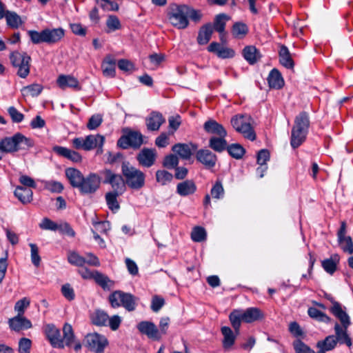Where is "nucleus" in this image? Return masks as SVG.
I'll list each match as a JSON object with an SVG mask.
<instances>
[{
    "instance_id": "18",
    "label": "nucleus",
    "mask_w": 353,
    "mask_h": 353,
    "mask_svg": "<svg viewBox=\"0 0 353 353\" xmlns=\"http://www.w3.org/2000/svg\"><path fill=\"white\" fill-rule=\"evenodd\" d=\"M203 129L208 134L215 135V137H226L227 131L224 127L214 119H210L203 124Z\"/></svg>"
},
{
    "instance_id": "37",
    "label": "nucleus",
    "mask_w": 353,
    "mask_h": 353,
    "mask_svg": "<svg viewBox=\"0 0 353 353\" xmlns=\"http://www.w3.org/2000/svg\"><path fill=\"white\" fill-rule=\"evenodd\" d=\"M307 132L292 128L290 145L293 148L299 147L305 140Z\"/></svg>"
},
{
    "instance_id": "21",
    "label": "nucleus",
    "mask_w": 353,
    "mask_h": 353,
    "mask_svg": "<svg viewBox=\"0 0 353 353\" xmlns=\"http://www.w3.org/2000/svg\"><path fill=\"white\" fill-rule=\"evenodd\" d=\"M165 121L162 114L156 111L152 112L145 120L147 128L150 131L158 130Z\"/></svg>"
},
{
    "instance_id": "17",
    "label": "nucleus",
    "mask_w": 353,
    "mask_h": 353,
    "mask_svg": "<svg viewBox=\"0 0 353 353\" xmlns=\"http://www.w3.org/2000/svg\"><path fill=\"white\" fill-rule=\"evenodd\" d=\"M196 149V146L192 143H176L172 148V150L174 152L185 160L189 159Z\"/></svg>"
},
{
    "instance_id": "61",
    "label": "nucleus",
    "mask_w": 353,
    "mask_h": 353,
    "mask_svg": "<svg viewBox=\"0 0 353 353\" xmlns=\"http://www.w3.org/2000/svg\"><path fill=\"white\" fill-rule=\"evenodd\" d=\"M42 230L56 231L58 229V224L48 218H44L39 223Z\"/></svg>"
},
{
    "instance_id": "3",
    "label": "nucleus",
    "mask_w": 353,
    "mask_h": 353,
    "mask_svg": "<svg viewBox=\"0 0 353 353\" xmlns=\"http://www.w3.org/2000/svg\"><path fill=\"white\" fill-rule=\"evenodd\" d=\"M121 172L125 184L133 190H140L145 185V175L140 170L131 165L128 162H123Z\"/></svg>"
},
{
    "instance_id": "24",
    "label": "nucleus",
    "mask_w": 353,
    "mask_h": 353,
    "mask_svg": "<svg viewBox=\"0 0 353 353\" xmlns=\"http://www.w3.org/2000/svg\"><path fill=\"white\" fill-rule=\"evenodd\" d=\"M348 327L341 326L338 323H335L334 331L336 334L335 339L336 343L339 342L341 344H345L347 347L352 346L351 338L347 334Z\"/></svg>"
},
{
    "instance_id": "50",
    "label": "nucleus",
    "mask_w": 353,
    "mask_h": 353,
    "mask_svg": "<svg viewBox=\"0 0 353 353\" xmlns=\"http://www.w3.org/2000/svg\"><path fill=\"white\" fill-rule=\"evenodd\" d=\"M121 194L114 192H109L105 194V200L110 209L112 210H119V204L117 201V197Z\"/></svg>"
},
{
    "instance_id": "34",
    "label": "nucleus",
    "mask_w": 353,
    "mask_h": 353,
    "mask_svg": "<svg viewBox=\"0 0 353 353\" xmlns=\"http://www.w3.org/2000/svg\"><path fill=\"white\" fill-rule=\"evenodd\" d=\"M309 127L310 119L308 114L305 112H301L295 117L292 128L308 132Z\"/></svg>"
},
{
    "instance_id": "36",
    "label": "nucleus",
    "mask_w": 353,
    "mask_h": 353,
    "mask_svg": "<svg viewBox=\"0 0 353 353\" xmlns=\"http://www.w3.org/2000/svg\"><path fill=\"white\" fill-rule=\"evenodd\" d=\"M225 137H212L209 140V147L217 152H221L228 147Z\"/></svg>"
},
{
    "instance_id": "31",
    "label": "nucleus",
    "mask_w": 353,
    "mask_h": 353,
    "mask_svg": "<svg viewBox=\"0 0 353 353\" xmlns=\"http://www.w3.org/2000/svg\"><path fill=\"white\" fill-rule=\"evenodd\" d=\"M269 86L274 89H280L284 85V80L280 72L276 69H272L268 77Z\"/></svg>"
},
{
    "instance_id": "30",
    "label": "nucleus",
    "mask_w": 353,
    "mask_h": 353,
    "mask_svg": "<svg viewBox=\"0 0 353 353\" xmlns=\"http://www.w3.org/2000/svg\"><path fill=\"white\" fill-rule=\"evenodd\" d=\"M85 143L84 144V150L90 151L97 147L101 148L105 139L100 134L88 135L85 138Z\"/></svg>"
},
{
    "instance_id": "59",
    "label": "nucleus",
    "mask_w": 353,
    "mask_h": 353,
    "mask_svg": "<svg viewBox=\"0 0 353 353\" xmlns=\"http://www.w3.org/2000/svg\"><path fill=\"white\" fill-rule=\"evenodd\" d=\"M44 188L51 192L60 193L63 190V185L61 183L54 181H46Z\"/></svg>"
},
{
    "instance_id": "47",
    "label": "nucleus",
    "mask_w": 353,
    "mask_h": 353,
    "mask_svg": "<svg viewBox=\"0 0 353 353\" xmlns=\"http://www.w3.org/2000/svg\"><path fill=\"white\" fill-rule=\"evenodd\" d=\"M307 314L309 316L311 317L312 319H316L321 322L327 323H330L331 321V319L326 314L322 312L316 307H309L307 310Z\"/></svg>"
},
{
    "instance_id": "8",
    "label": "nucleus",
    "mask_w": 353,
    "mask_h": 353,
    "mask_svg": "<svg viewBox=\"0 0 353 353\" xmlns=\"http://www.w3.org/2000/svg\"><path fill=\"white\" fill-rule=\"evenodd\" d=\"M85 345L95 353H104L105 347L108 345L106 337L97 332L89 333L85 336Z\"/></svg>"
},
{
    "instance_id": "44",
    "label": "nucleus",
    "mask_w": 353,
    "mask_h": 353,
    "mask_svg": "<svg viewBox=\"0 0 353 353\" xmlns=\"http://www.w3.org/2000/svg\"><path fill=\"white\" fill-rule=\"evenodd\" d=\"M109 319L108 314L103 310H97L92 316V321L94 325L102 326L107 325L108 320Z\"/></svg>"
},
{
    "instance_id": "63",
    "label": "nucleus",
    "mask_w": 353,
    "mask_h": 353,
    "mask_svg": "<svg viewBox=\"0 0 353 353\" xmlns=\"http://www.w3.org/2000/svg\"><path fill=\"white\" fill-rule=\"evenodd\" d=\"M294 348L296 353H314V351L301 340H297L294 343Z\"/></svg>"
},
{
    "instance_id": "60",
    "label": "nucleus",
    "mask_w": 353,
    "mask_h": 353,
    "mask_svg": "<svg viewBox=\"0 0 353 353\" xmlns=\"http://www.w3.org/2000/svg\"><path fill=\"white\" fill-rule=\"evenodd\" d=\"M68 262L72 265L82 267L85 263V259L76 252H71L68 256Z\"/></svg>"
},
{
    "instance_id": "16",
    "label": "nucleus",
    "mask_w": 353,
    "mask_h": 353,
    "mask_svg": "<svg viewBox=\"0 0 353 353\" xmlns=\"http://www.w3.org/2000/svg\"><path fill=\"white\" fill-rule=\"evenodd\" d=\"M57 83L62 90H65L67 88H70L74 90L79 91L82 88L78 79L72 75H59L57 78Z\"/></svg>"
},
{
    "instance_id": "26",
    "label": "nucleus",
    "mask_w": 353,
    "mask_h": 353,
    "mask_svg": "<svg viewBox=\"0 0 353 353\" xmlns=\"http://www.w3.org/2000/svg\"><path fill=\"white\" fill-rule=\"evenodd\" d=\"M244 59L250 64L254 65L258 62L261 54L258 49L254 46H245L242 52Z\"/></svg>"
},
{
    "instance_id": "22",
    "label": "nucleus",
    "mask_w": 353,
    "mask_h": 353,
    "mask_svg": "<svg viewBox=\"0 0 353 353\" xmlns=\"http://www.w3.org/2000/svg\"><path fill=\"white\" fill-rule=\"evenodd\" d=\"M332 314L336 316L341 322L343 327H349L351 324L350 318L349 315L344 311L338 302H334L332 307L330 308Z\"/></svg>"
},
{
    "instance_id": "42",
    "label": "nucleus",
    "mask_w": 353,
    "mask_h": 353,
    "mask_svg": "<svg viewBox=\"0 0 353 353\" xmlns=\"http://www.w3.org/2000/svg\"><path fill=\"white\" fill-rule=\"evenodd\" d=\"M4 17L8 26L13 29L18 28L23 23L20 16L15 12L6 10V14Z\"/></svg>"
},
{
    "instance_id": "9",
    "label": "nucleus",
    "mask_w": 353,
    "mask_h": 353,
    "mask_svg": "<svg viewBox=\"0 0 353 353\" xmlns=\"http://www.w3.org/2000/svg\"><path fill=\"white\" fill-rule=\"evenodd\" d=\"M143 135L137 131H128L121 136L117 141V145L123 149L130 147L137 149L143 144Z\"/></svg>"
},
{
    "instance_id": "19",
    "label": "nucleus",
    "mask_w": 353,
    "mask_h": 353,
    "mask_svg": "<svg viewBox=\"0 0 353 353\" xmlns=\"http://www.w3.org/2000/svg\"><path fill=\"white\" fill-rule=\"evenodd\" d=\"M8 324L11 330L15 332H20L23 330L31 328L32 325L30 320L23 316L17 315L16 316L10 319Z\"/></svg>"
},
{
    "instance_id": "46",
    "label": "nucleus",
    "mask_w": 353,
    "mask_h": 353,
    "mask_svg": "<svg viewBox=\"0 0 353 353\" xmlns=\"http://www.w3.org/2000/svg\"><path fill=\"white\" fill-rule=\"evenodd\" d=\"M43 90L41 84L33 83L22 88L21 92L23 96H31L35 97L39 96Z\"/></svg>"
},
{
    "instance_id": "39",
    "label": "nucleus",
    "mask_w": 353,
    "mask_h": 353,
    "mask_svg": "<svg viewBox=\"0 0 353 353\" xmlns=\"http://www.w3.org/2000/svg\"><path fill=\"white\" fill-rule=\"evenodd\" d=\"M94 279L104 290H110L114 284V281L110 280L106 275L97 270H95Z\"/></svg>"
},
{
    "instance_id": "56",
    "label": "nucleus",
    "mask_w": 353,
    "mask_h": 353,
    "mask_svg": "<svg viewBox=\"0 0 353 353\" xmlns=\"http://www.w3.org/2000/svg\"><path fill=\"white\" fill-rule=\"evenodd\" d=\"M30 300L28 297L17 301L14 305V311L17 312V315L23 316L25 310L30 306Z\"/></svg>"
},
{
    "instance_id": "11",
    "label": "nucleus",
    "mask_w": 353,
    "mask_h": 353,
    "mask_svg": "<svg viewBox=\"0 0 353 353\" xmlns=\"http://www.w3.org/2000/svg\"><path fill=\"white\" fill-rule=\"evenodd\" d=\"M104 176V183H108L112 188V192L123 194L125 190V179L122 176L113 173L110 170L103 171Z\"/></svg>"
},
{
    "instance_id": "23",
    "label": "nucleus",
    "mask_w": 353,
    "mask_h": 353,
    "mask_svg": "<svg viewBox=\"0 0 353 353\" xmlns=\"http://www.w3.org/2000/svg\"><path fill=\"white\" fill-rule=\"evenodd\" d=\"M52 150L58 155L65 157L74 163L81 161V156L77 152L67 148L56 145L53 147Z\"/></svg>"
},
{
    "instance_id": "35",
    "label": "nucleus",
    "mask_w": 353,
    "mask_h": 353,
    "mask_svg": "<svg viewBox=\"0 0 353 353\" xmlns=\"http://www.w3.org/2000/svg\"><path fill=\"white\" fill-rule=\"evenodd\" d=\"M213 33V27L211 23L203 26L198 34L197 41L200 45L207 44L211 39Z\"/></svg>"
},
{
    "instance_id": "5",
    "label": "nucleus",
    "mask_w": 353,
    "mask_h": 353,
    "mask_svg": "<svg viewBox=\"0 0 353 353\" xmlns=\"http://www.w3.org/2000/svg\"><path fill=\"white\" fill-rule=\"evenodd\" d=\"M108 300L114 308L122 306L127 311L132 312L137 307L139 299L130 293L116 290L110 294Z\"/></svg>"
},
{
    "instance_id": "45",
    "label": "nucleus",
    "mask_w": 353,
    "mask_h": 353,
    "mask_svg": "<svg viewBox=\"0 0 353 353\" xmlns=\"http://www.w3.org/2000/svg\"><path fill=\"white\" fill-rule=\"evenodd\" d=\"M156 181L161 185H165L172 181L173 175L165 170H158L155 174Z\"/></svg>"
},
{
    "instance_id": "4",
    "label": "nucleus",
    "mask_w": 353,
    "mask_h": 353,
    "mask_svg": "<svg viewBox=\"0 0 353 353\" xmlns=\"http://www.w3.org/2000/svg\"><path fill=\"white\" fill-rule=\"evenodd\" d=\"M189 7L183 4H171L168 12L169 22L178 29H185L189 24Z\"/></svg>"
},
{
    "instance_id": "13",
    "label": "nucleus",
    "mask_w": 353,
    "mask_h": 353,
    "mask_svg": "<svg viewBox=\"0 0 353 353\" xmlns=\"http://www.w3.org/2000/svg\"><path fill=\"white\" fill-rule=\"evenodd\" d=\"M45 333L53 347L63 348L62 337L59 330L53 324H48L45 327Z\"/></svg>"
},
{
    "instance_id": "12",
    "label": "nucleus",
    "mask_w": 353,
    "mask_h": 353,
    "mask_svg": "<svg viewBox=\"0 0 353 353\" xmlns=\"http://www.w3.org/2000/svg\"><path fill=\"white\" fill-rule=\"evenodd\" d=\"M157 157L155 149L145 148L137 155V160L141 166L148 168L155 163Z\"/></svg>"
},
{
    "instance_id": "54",
    "label": "nucleus",
    "mask_w": 353,
    "mask_h": 353,
    "mask_svg": "<svg viewBox=\"0 0 353 353\" xmlns=\"http://www.w3.org/2000/svg\"><path fill=\"white\" fill-rule=\"evenodd\" d=\"M341 250L349 254H353V242L350 236L338 239Z\"/></svg>"
},
{
    "instance_id": "38",
    "label": "nucleus",
    "mask_w": 353,
    "mask_h": 353,
    "mask_svg": "<svg viewBox=\"0 0 353 353\" xmlns=\"http://www.w3.org/2000/svg\"><path fill=\"white\" fill-rule=\"evenodd\" d=\"M116 61L111 57H106L101 64L103 74L105 77L112 78L115 76Z\"/></svg>"
},
{
    "instance_id": "25",
    "label": "nucleus",
    "mask_w": 353,
    "mask_h": 353,
    "mask_svg": "<svg viewBox=\"0 0 353 353\" xmlns=\"http://www.w3.org/2000/svg\"><path fill=\"white\" fill-rule=\"evenodd\" d=\"M65 176L68 179L70 184L75 188H79L83 179V174L77 169L69 168L65 170Z\"/></svg>"
},
{
    "instance_id": "6",
    "label": "nucleus",
    "mask_w": 353,
    "mask_h": 353,
    "mask_svg": "<svg viewBox=\"0 0 353 353\" xmlns=\"http://www.w3.org/2000/svg\"><path fill=\"white\" fill-rule=\"evenodd\" d=\"M252 118L248 114L235 115L231 119L233 128L243 137L251 141L256 139V134L251 126Z\"/></svg>"
},
{
    "instance_id": "7",
    "label": "nucleus",
    "mask_w": 353,
    "mask_h": 353,
    "mask_svg": "<svg viewBox=\"0 0 353 353\" xmlns=\"http://www.w3.org/2000/svg\"><path fill=\"white\" fill-rule=\"evenodd\" d=\"M10 59L13 67L17 68V75L26 78L30 73L31 57L26 52L15 51L10 54Z\"/></svg>"
},
{
    "instance_id": "58",
    "label": "nucleus",
    "mask_w": 353,
    "mask_h": 353,
    "mask_svg": "<svg viewBox=\"0 0 353 353\" xmlns=\"http://www.w3.org/2000/svg\"><path fill=\"white\" fill-rule=\"evenodd\" d=\"M32 341L28 338H21L19 341V353H30Z\"/></svg>"
},
{
    "instance_id": "20",
    "label": "nucleus",
    "mask_w": 353,
    "mask_h": 353,
    "mask_svg": "<svg viewBox=\"0 0 353 353\" xmlns=\"http://www.w3.org/2000/svg\"><path fill=\"white\" fill-rule=\"evenodd\" d=\"M209 52L216 54L219 58L227 59L234 56V51L217 42L211 43L208 47Z\"/></svg>"
},
{
    "instance_id": "41",
    "label": "nucleus",
    "mask_w": 353,
    "mask_h": 353,
    "mask_svg": "<svg viewBox=\"0 0 353 353\" xmlns=\"http://www.w3.org/2000/svg\"><path fill=\"white\" fill-rule=\"evenodd\" d=\"M63 336L62 338L63 347L65 345L71 347L74 342L75 336L72 327L69 323H65L63 327Z\"/></svg>"
},
{
    "instance_id": "40",
    "label": "nucleus",
    "mask_w": 353,
    "mask_h": 353,
    "mask_svg": "<svg viewBox=\"0 0 353 353\" xmlns=\"http://www.w3.org/2000/svg\"><path fill=\"white\" fill-rule=\"evenodd\" d=\"M221 333L223 335V346L225 349H228L234 344L236 335L230 327L224 326L221 327Z\"/></svg>"
},
{
    "instance_id": "48",
    "label": "nucleus",
    "mask_w": 353,
    "mask_h": 353,
    "mask_svg": "<svg viewBox=\"0 0 353 353\" xmlns=\"http://www.w3.org/2000/svg\"><path fill=\"white\" fill-rule=\"evenodd\" d=\"M227 150L230 155L236 159H241L245 152V149L238 143L228 145Z\"/></svg>"
},
{
    "instance_id": "14",
    "label": "nucleus",
    "mask_w": 353,
    "mask_h": 353,
    "mask_svg": "<svg viewBox=\"0 0 353 353\" xmlns=\"http://www.w3.org/2000/svg\"><path fill=\"white\" fill-rule=\"evenodd\" d=\"M137 329L141 334L146 335L149 339L159 340L161 337L159 330L152 322L141 321L137 325Z\"/></svg>"
},
{
    "instance_id": "43",
    "label": "nucleus",
    "mask_w": 353,
    "mask_h": 353,
    "mask_svg": "<svg viewBox=\"0 0 353 353\" xmlns=\"http://www.w3.org/2000/svg\"><path fill=\"white\" fill-rule=\"evenodd\" d=\"M336 340L333 335H330L327 336L324 340L319 341L316 343V347L320 349V350H323V352L326 351H330L333 350L336 345Z\"/></svg>"
},
{
    "instance_id": "2",
    "label": "nucleus",
    "mask_w": 353,
    "mask_h": 353,
    "mask_svg": "<svg viewBox=\"0 0 353 353\" xmlns=\"http://www.w3.org/2000/svg\"><path fill=\"white\" fill-rule=\"evenodd\" d=\"M33 146V140L19 132L16 133L12 137H6L0 141V148L6 153H13L19 150H28Z\"/></svg>"
},
{
    "instance_id": "64",
    "label": "nucleus",
    "mask_w": 353,
    "mask_h": 353,
    "mask_svg": "<svg viewBox=\"0 0 353 353\" xmlns=\"http://www.w3.org/2000/svg\"><path fill=\"white\" fill-rule=\"evenodd\" d=\"M8 112L13 122L20 123L23 120L24 115L16 108L11 106L8 109Z\"/></svg>"
},
{
    "instance_id": "10",
    "label": "nucleus",
    "mask_w": 353,
    "mask_h": 353,
    "mask_svg": "<svg viewBox=\"0 0 353 353\" xmlns=\"http://www.w3.org/2000/svg\"><path fill=\"white\" fill-rule=\"evenodd\" d=\"M101 185V178L96 173H90L84 176L78 189L81 194L88 195L94 194Z\"/></svg>"
},
{
    "instance_id": "28",
    "label": "nucleus",
    "mask_w": 353,
    "mask_h": 353,
    "mask_svg": "<svg viewBox=\"0 0 353 353\" xmlns=\"http://www.w3.org/2000/svg\"><path fill=\"white\" fill-rule=\"evenodd\" d=\"M196 190L194 182L192 180H185L176 185V192L181 196H186L194 194Z\"/></svg>"
},
{
    "instance_id": "55",
    "label": "nucleus",
    "mask_w": 353,
    "mask_h": 353,
    "mask_svg": "<svg viewBox=\"0 0 353 353\" xmlns=\"http://www.w3.org/2000/svg\"><path fill=\"white\" fill-rule=\"evenodd\" d=\"M28 34L30 38L31 41L34 44L46 43L45 29L41 32L36 30H29Z\"/></svg>"
},
{
    "instance_id": "49",
    "label": "nucleus",
    "mask_w": 353,
    "mask_h": 353,
    "mask_svg": "<svg viewBox=\"0 0 353 353\" xmlns=\"http://www.w3.org/2000/svg\"><path fill=\"white\" fill-rule=\"evenodd\" d=\"M229 17L225 14H219L216 16L214 21L213 30H215L218 32H223L225 28V21Z\"/></svg>"
},
{
    "instance_id": "27",
    "label": "nucleus",
    "mask_w": 353,
    "mask_h": 353,
    "mask_svg": "<svg viewBox=\"0 0 353 353\" xmlns=\"http://www.w3.org/2000/svg\"><path fill=\"white\" fill-rule=\"evenodd\" d=\"M46 43L54 44L59 42L64 36V30L61 28L45 29Z\"/></svg>"
},
{
    "instance_id": "62",
    "label": "nucleus",
    "mask_w": 353,
    "mask_h": 353,
    "mask_svg": "<svg viewBox=\"0 0 353 353\" xmlns=\"http://www.w3.org/2000/svg\"><path fill=\"white\" fill-rule=\"evenodd\" d=\"M102 121L103 119L101 114H94L90 118L87 123V128L89 130H95L101 124Z\"/></svg>"
},
{
    "instance_id": "32",
    "label": "nucleus",
    "mask_w": 353,
    "mask_h": 353,
    "mask_svg": "<svg viewBox=\"0 0 353 353\" xmlns=\"http://www.w3.org/2000/svg\"><path fill=\"white\" fill-rule=\"evenodd\" d=\"M14 196L23 203L27 204L32 201V191L23 186H17L14 190Z\"/></svg>"
},
{
    "instance_id": "29",
    "label": "nucleus",
    "mask_w": 353,
    "mask_h": 353,
    "mask_svg": "<svg viewBox=\"0 0 353 353\" xmlns=\"http://www.w3.org/2000/svg\"><path fill=\"white\" fill-rule=\"evenodd\" d=\"M280 63L288 69H292L294 65V61L288 48L282 45L279 51Z\"/></svg>"
},
{
    "instance_id": "33",
    "label": "nucleus",
    "mask_w": 353,
    "mask_h": 353,
    "mask_svg": "<svg viewBox=\"0 0 353 353\" xmlns=\"http://www.w3.org/2000/svg\"><path fill=\"white\" fill-rule=\"evenodd\" d=\"M339 261V255L334 254L330 256V258L322 261L321 265L324 270L332 275L336 272Z\"/></svg>"
},
{
    "instance_id": "15",
    "label": "nucleus",
    "mask_w": 353,
    "mask_h": 353,
    "mask_svg": "<svg viewBox=\"0 0 353 353\" xmlns=\"http://www.w3.org/2000/svg\"><path fill=\"white\" fill-rule=\"evenodd\" d=\"M196 157L197 161L208 169L214 168L217 161L216 155L208 149L198 150Z\"/></svg>"
},
{
    "instance_id": "53",
    "label": "nucleus",
    "mask_w": 353,
    "mask_h": 353,
    "mask_svg": "<svg viewBox=\"0 0 353 353\" xmlns=\"http://www.w3.org/2000/svg\"><path fill=\"white\" fill-rule=\"evenodd\" d=\"M108 28L107 32H111L121 28V25L119 18L115 15H110L106 21Z\"/></svg>"
},
{
    "instance_id": "51",
    "label": "nucleus",
    "mask_w": 353,
    "mask_h": 353,
    "mask_svg": "<svg viewBox=\"0 0 353 353\" xmlns=\"http://www.w3.org/2000/svg\"><path fill=\"white\" fill-rule=\"evenodd\" d=\"M179 160L176 155L170 154L165 156L162 162V165L167 169H174L179 165Z\"/></svg>"
},
{
    "instance_id": "1",
    "label": "nucleus",
    "mask_w": 353,
    "mask_h": 353,
    "mask_svg": "<svg viewBox=\"0 0 353 353\" xmlns=\"http://www.w3.org/2000/svg\"><path fill=\"white\" fill-rule=\"evenodd\" d=\"M263 312L258 307H248L246 310H234L229 315V319L236 334H239L241 322L251 323L264 319Z\"/></svg>"
},
{
    "instance_id": "52",
    "label": "nucleus",
    "mask_w": 353,
    "mask_h": 353,
    "mask_svg": "<svg viewBox=\"0 0 353 353\" xmlns=\"http://www.w3.org/2000/svg\"><path fill=\"white\" fill-rule=\"evenodd\" d=\"M248 27L243 23L237 22L232 26V34L235 38H241L248 33Z\"/></svg>"
},
{
    "instance_id": "57",
    "label": "nucleus",
    "mask_w": 353,
    "mask_h": 353,
    "mask_svg": "<svg viewBox=\"0 0 353 353\" xmlns=\"http://www.w3.org/2000/svg\"><path fill=\"white\" fill-rule=\"evenodd\" d=\"M191 238L194 242H201L206 238V232L202 227H194L192 233Z\"/></svg>"
}]
</instances>
